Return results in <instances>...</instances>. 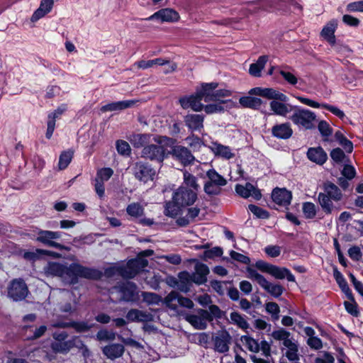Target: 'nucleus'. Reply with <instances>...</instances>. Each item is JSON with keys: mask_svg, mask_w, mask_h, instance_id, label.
I'll return each instance as SVG.
<instances>
[{"mask_svg": "<svg viewBox=\"0 0 363 363\" xmlns=\"http://www.w3.org/2000/svg\"><path fill=\"white\" fill-rule=\"evenodd\" d=\"M240 341L250 352L257 353L259 351V345L254 338L248 335H242Z\"/></svg>", "mask_w": 363, "mask_h": 363, "instance_id": "obj_43", "label": "nucleus"}, {"mask_svg": "<svg viewBox=\"0 0 363 363\" xmlns=\"http://www.w3.org/2000/svg\"><path fill=\"white\" fill-rule=\"evenodd\" d=\"M325 194L334 201H340L342 198L340 190L333 183L328 182L325 184Z\"/></svg>", "mask_w": 363, "mask_h": 363, "instance_id": "obj_42", "label": "nucleus"}, {"mask_svg": "<svg viewBox=\"0 0 363 363\" xmlns=\"http://www.w3.org/2000/svg\"><path fill=\"white\" fill-rule=\"evenodd\" d=\"M347 12H363V1L350 3L346 6Z\"/></svg>", "mask_w": 363, "mask_h": 363, "instance_id": "obj_58", "label": "nucleus"}, {"mask_svg": "<svg viewBox=\"0 0 363 363\" xmlns=\"http://www.w3.org/2000/svg\"><path fill=\"white\" fill-rule=\"evenodd\" d=\"M248 208L256 217L259 218H267L269 216L267 211L255 205H249Z\"/></svg>", "mask_w": 363, "mask_h": 363, "instance_id": "obj_56", "label": "nucleus"}, {"mask_svg": "<svg viewBox=\"0 0 363 363\" xmlns=\"http://www.w3.org/2000/svg\"><path fill=\"white\" fill-rule=\"evenodd\" d=\"M342 21L347 26L357 27L359 24V20L352 16L345 14L342 16Z\"/></svg>", "mask_w": 363, "mask_h": 363, "instance_id": "obj_63", "label": "nucleus"}, {"mask_svg": "<svg viewBox=\"0 0 363 363\" xmlns=\"http://www.w3.org/2000/svg\"><path fill=\"white\" fill-rule=\"evenodd\" d=\"M267 56L262 55L259 57L257 62L253 63L250 67V74L254 77H259L262 69L264 67L267 62Z\"/></svg>", "mask_w": 363, "mask_h": 363, "instance_id": "obj_39", "label": "nucleus"}, {"mask_svg": "<svg viewBox=\"0 0 363 363\" xmlns=\"http://www.w3.org/2000/svg\"><path fill=\"white\" fill-rule=\"evenodd\" d=\"M250 94L260 96L272 100L269 104L271 111L276 115L286 117L292 113L295 106L286 103L288 97L283 93L272 88L255 87L250 91Z\"/></svg>", "mask_w": 363, "mask_h": 363, "instance_id": "obj_3", "label": "nucleus"}, {"mask_svg": "<svg viewBox=\"0 0 363 363\" xmlns=\"http://www.w3.org/2000/svg\"><path fill=\"white\" fill-rule=\"evenodd\" d=\"M45 270L48 274L62 277L71 283L75 282L78 277L95 279L98 276L96 271L77 263H74L67 267L57 262H50Z\"/></svg>", "mask_w": 363, "mask_h": 363, "instance_id": "obj_2", "label": "nucleus"}, {"mask_svg": "<svg viewBox=\"0 0 363 363\" xmlns=\"http://www.w3.org/2000/svg\"><path fill=\"white\" fill-rule=\"evenodd\" d=\"M132 145L135 147H139L146 146V145L151 142V136L149 134L134 133L129 138Z\"/></svg>", "mask_w": 363, "mask_h": 363, "instance_id": "obj_37", "label": "nucleus"}, {"mask_svg": "<svg viewBox=\"0 0 363 363\" xmlns=\"http://www.w3.org/2000/svg\"><path fill=\"white\" fill-rule=\"evenodd\" d=\"M54 0H42L40 7L35 11L31 17L32 21H37L49 13L53 5Z\"/></svg>", "mask_w": 363, "mask_h": 363, "instance_id": "obj_31", "label": "nucleus"}, {"mask_svg": "<svg viewBox=\"0 0 363 363\" xmlns=\"http://www.w3.org/2000/svg\"><path fill=\"white\" fill-rule=\"evenodd\" d=\"M251 267H254L257 270L269 274L276 279H284L286 278L289 281H295L294 276L286 268L279 267L262 260L257 261L255 265Z\"/></svg>", "mask_w": 363, "mask_h": 363, "instance_id": "obj_9", "label": "nucleus"}, {"mask_svg": "<svg viewBox=\"0 0 363 363\" xmlns=\"http://www.w3.org/2000/svg\"><path fill=\"white\" fill-rule=\"evenodd\" d=\"M265 308L267 312L272 315V317L274 320L279 319V313L280 312V308L277 303L268 302L266 303Z\"/></svg>", "mask_w": 363, "mask_h": 363, "instance_id": "obj_53", "label": "nucleus"}, {"mask_svg": "<svg viewBox=\"0 0 363 363\" xmlns=\"http://www.w3.org/2000/svg\"><path fill=\"white\" fill-rule=\"evenodd\" d=\"M330 156L334 161L340 162L343 160L345 157V153L341 149L335 148L330 152Z\"/></svg>", "mask_w": 363, "mask_h": 363, "instance_id": "obj_64", "label": "nucleus"}, {"mask_svg": "<svg viewBox=\"0 0 363 363\" xmlns=\"http://www.w3.org/2000/svg\"><path fill=\"white\" fill-rule=\"evenodd\" d=\"M167 62V60L161 57L150 60H142L135 62L133 65V67L137 69H145L156 66H162L164 65Z\"/></svg>", "mask_w": 363, "mask_h": 363, "instance_id": "obj_33", "label": "nucleus"}, {"mask_svg": "<svg viewBox=\"0 0 363 363\" xmlns=\"http://www.w3.org/2000/svg\"><path fill=\"white\" fill-rule=\"evenodd\" d=\"M72 158V152L70 151L63 152L59 159L58 168L60 170L67 167Z\"/></svg>", "mask_w": 363, "mask_h": 363, "instance_id": "obj_50", "label": "nucleus"}, {"mask_svg": "<svg viewBox=\"0 0 363 363\" xmlns=\"http://www.w3.org/2000/svg\"><path fill=\"white\" fill-rule=\"evenodd\" d=\"M318 130L323 136L328 137L332 133V128L330 125L325 121H321L318 123Z\"/></svg>", "mask_w": 363, "mask_h": 363, "instance_id": "obj_61", "label": "nucleus"}, {"mask_svg": "<svg viewBox=\"0 0 363 363\" xmlns=\"http://www.w3.org/2000/svg\"><path fill=\"white\" fill-rule=\"evenodd\" d=\"M153 140L157 144H150L144 147L141 155L145 159L163 161L164 158L171 153L168 147H172L173 140L165 136H158L153 138Z\"/></svg>", "mask_w": 363, "mask_h": 363, "instance_id": "obj_5", "label": "nucleus"}, {"mask_svg": "<svg viewBox=\"0 0 363 363\" xmlns=\"http://www.w3.org/2000/svg\"><path fill=\"white\" fill-rule=\"evenodd\" d=\"M113 174V171L111 168H102L97 172L94 186L96 192L100 197L104 194V182L108 181Z\"/></svg>", "mask_w": 363, "mask_h": 363, "instance_id": "obj_16", "label": "nucleus"}, {"mask_svg": "<svg viewBox=\"0 0 363 363\" xmlns=\"http://www.w3.org/2000/svg\"><path fill=\"white\" fill-rule=\"evenodd\" d=\"M334 277L342 291L345 294H348L350 289L343 275L340 272L335 270L334 272Z\"/></svg>", "mask_w": 363, "mask_h": 363, "instance_id": "obj_54", "label": "nucleus"}, {"mask_svg": "<svg viewBox=\"0 0 363 363\" xmlns=\"http://www.w3.org/2000/svg\"><path fill=\"white\" fill-rule=\"evenodd\" d=\"M60 232H54L50 230H40L37 237V240L50 246L57 249H67L62 245L56 242L54 240L60 238Z\"/></svg>", "mask_w": 363, "mask_h": 363, "instance_id": "obj_15", "label": "nucleus"}, {"mask_svg": "<svg viewBox=\"0 0 363 363\" xmlns=\"http://www.w3.org/2000/svg\"><path fill=\"white\" fill-rule=\"evenodd\" d=\"M116 333L106 329L101 330L96 335V339L99 341H113L116 338Z\"/></svg>", "mask_w": 363, "mask_h": 363, "instance_id": "obj_51", "label": "nucleus"}, {"mask_svg": "<svg viewBox=\"0 0 363 363\" xmlns=\"http://www.w3.org/2000/svg\"><path fill=\"white\" fill-rule=\"evenodd\" d=\"M262 101L260 99L252 96H244L240 99V104L245 107L258 108Z\"/></svg>", "mask_w": 363, "mask_h": 363, "instance_id": "obj_45", "label": "nucleus"}, {"mask_svg": "<svg viewBox=\"0 0 363 363\" xmlns=\"http://www.w3.org/2000/svg\"><path fill=\"white\" fill-rule=\"evenodd\" d=\"M70 325L73 326L79 332L86 331L91 328L90 325L84 323H76L57 320L52 324V326L54 328H66Z\"/></svg>", "mask_w": 363, "mask_h": 363, "instance_id": "obj_38", "label": "nucleus"}, {"mask_svg": "<svg viewBox=\"0 0 363 363\" xmlns=\"http://www.w3.org/2000/svg\"><path fill=\"white\" fill-rule=\"evenodd\" d=\"M246 272L247 278L257 281L262 288L272 296L277 298L282 294L284 288L281 284L269 282L264 276L258 273L254 267H247Z\"/></svg>", "mask_w": 363, "mask_h": 363, "instance_id": "obj_8", "label": "nucleus"}, {"mask_svg": "<svg viewBox=\"0 0 363 363\" xmlns=\"http://www.w3.org/2000/svg\"><path fill=\"white\" fill-rule=\"evenodd\" d=\"M169 150L173 156L184 165L189 164L194 159L190 151L184 147L175 146Z\"/></svg>", "mask_w": 363, "mask_h": 363, "instance_id": "obj_22", "label": "nucleus"}, {"mask_svg": "<svg viewBox=\"0 0 363 363\" xmlns=\"http://www.w3.org/2000/svg\"><path fill=\"white\" fill-rule=\"evenodd\" d=\"M217 86L216 83L204 84L196 95L181 98L179 104L184 109L191 108L195 111L204 109L208 114L220 112L227 103L223 99L230 96V91L225 89L215 91Z\"/></svg>", "mask_w": 363, "mask_h": 363, "instance_id": "obj_1", "label": "nucleus"}, {"mask_svg": "<svg viewBox=\"0 0 363 363\" xmlns=\"http://www.w3.org/2000/svg\"><path fill=\"white\" fill-rule=\"evenodd\" d=\"M211 149L215 155L222 157L225 160L233 158L235 155V151L230 147L219 143H213Z\"/></svg>", "mask_w": 363, "mask_h": 363, "instance_id": "obj_26", "label": "nucleus"}, {"mask_svg": "<svg viewBox=\"0 0 363 363\" xmlns=\"http://www.w3.org/2000/svg\"><path fill=\"white\" fill-rule=\"evenodd\" d=\"M123 298L126 301H135L139 298V291L136 285L130 281L125 283L122 287Z\"/></svg>", "mask_w": 363, "mask_h": 363, "instance_id": "obj_28", "label": "nucleus"}, {"mask_svg": "<svg viewBox=\"0 0 363 363\" xmlns=\"http://www.w3.org/2000/svg\"><path fill=\"white\" fill-rule=\"evenodd\" d=\"M273 136L279 139H288L293 134V130L289 123L277 124L272 128Z\"/></svg>", "mask_w": 363, "mask_h": 363, "instance_id": "obj_23", "label": "nucleus"}, {"mask_svg": "<svg viewBox=\"0 0 363 363\" xmlns=\"http://www.w3.org/2000/svg\"><path fill=\"white\" fill-rule=\"evenodd\" d=\"M135 103L136 101L134 100L112 102L103 106L101 108V111L103 112L122 111L132 107Z\"/></svg>", "mask_w": 363, "mask_h": 363, "instance_id": "obj_27", "label": "nucleus"}, {"mask_svg": "<svg viewBox=\"0 0 363 363\" xmlns=\"http://www.w3.org/2000/svg\"><path fill=\"white\" fill-rule=\"evenodd\" d=\"M185 319L196 329L204 330L208 322L212 320L211 314L203 309H200L196 314H185Z\"/></svg>", "mask_w": 363, "mask_h": 363, "instance_id": "obj_11", "label": "nucleus"}, {"mask_svg": "<svg viewBox=\"0 0 363 363\" xmlns=\"http://www.w3.org/2000/svg\"><path fill=\"white\" fill-rule=\"evenodd\" d=\"M206 176L207 180L204 184V190L208 194H218L220 187L227 183L226 179L213 169H206Z\"/></svg>", "mask_w": 363, "mask_h": 363, "instance_id": "obj_10", "label": "nucleus"}, {"mask_svg": "<svg viewBox=\"0 0 363 363\" xmlns=\"http://www.w3.org/2000/svg\"><path fill=\"white\" fill-rule=\"evenodd\" d=\"M126 318L130 321L147 322L152 319L150 313L138 309H132L127 313Z\"/></svg>", "mask_w": 363, "mask_h": 363, "instance_id": "obj_30", "label": "nucleus"}, {"mask_svg": "<svg viewBox=\"0 0 363 363\" xmlns=\"http://www.w3.org/2000/svg\"><path fill=\"white\" fill-rule=\"evenodd\" d=\"M214 350L220 353L228 352L232 337L226 330H220L213 335Z\"/></svg>", "mask_w": 363, "mask_h": 363, "instance_id": "obj_12", "label": "nucleus"}, {"mask_svg": "<svg viewBox=\"0 0 363 363\" xmlns=\"http://www.w3.org/2000/svg\"><path fill=\"white\" fill-rule=\"evenodd\" d=\"M335 138L346 152L349 153L352 152L353 150V145L352 142L347 140L341 132H336L335 134Z\"/></svg>", "mask_w": 363, "mask_h": 363, "instance_id": "obj_47", "label": "nucleus"}, {"mask_svg": "<svg viewBox=\"0 0 363 363\" xmlns=\"http://www.w3.org/2000/svg\"><path fill=\"white\" fill-rule=\"evenodd\" d=\"M337 28V21L332 19L324 26L320 32V36L331 46H335L336 43L335 33Z\"/></svg>", "mask_w": 363, "mask_h": 363, "instance_id": "obj_19", "label": "nucleus"}, {"mask_svg": "<svg viewBox=\"0 0 363 363\" xmlns=\"http://www.w3.org/2000/svg\"><path fill=\"white\" fill-rule=\"evenodd\" d=\"M192 282H194V274L183 272L179 274L178 280L175 281V284L178 289L186 292L189 291V286Z\"/></svg>", "mask_w": 363, "mask_h": 363, "instance_id": "obj_29", "label": "nucleus"}, {"mask_svg": "<svg viewBox=\"0 0 363 363\" xmlns=\"http://www.w3.org/2000/svg\"><path fill=\"white\" fill-rule=\"evenodd\" d=\"M67 337V334L65 331L55 332L53 333V337L57 342L52 344V348L55 352H64L69 350L72 346L71 342H62Z\"/></svg>", "mask_w": 363, "mask_h": 363, "instance_id": "obj_21", "label": "nucleus"}, {"mask_svg": "<svg viewBox=\"0 0 363 363\" xmlns=\"http://www.w3.org/2000/svg\"><path fill=\"white\" fill-rule=\"evenodd\" d=\"M273 201L281 206L289 205L291 200V193L285 189H276L272 192Z\"/></svg>", "mask_w": 363, "mask_h": 363, "instance_id": "obj_25", "label": "nucleus"}, {"mask_svg": "<svg viewBox=\"0 0 363 363\" xmlns=\"http://www.w3.org/2000/svg\"><path fill=\"white\" fill-rule=\"evenodd\" d=\"M230 322L238 325L242 330L246 331L249 328V324L245 319V315L237 312H232L230 315Z\"/></svg>", "mask_w": 363, "mask_h": 363, "instance_id": "obj_40", "label": "nucleus"}, {"mask_svg": "<svg viewBox=\"0 0 363 363\" xmlns=\"http://www.w3.org/2000/svg\"><path fill=\"white\" fill-rule=\"evenodd\" d=\"M289 118L299 128L311 130L313 128L317 122L316 114L301 106H295Z\"/></svg>", "mask_w": 363, "mask_h": 363, "instance_id": "obj_7", "label": "nucleus"}, {"mask_svg": "<svg viewBox=\"0 0 363 363\" xmlns=\"http://www.w3.org/2000/svg\"><path fill=\"white\" fill-rule=\"evenodd\" d=\"M127 213L133 218H140L143 215L144 208L139 203H131L126 208Z\"/></svg>", "mask_w": 363, "mask_h": 363, "instance_id": "obj_44", "label": "nucleus"}, {"mask_svg": "<svg viewBox=\"0 0 363 363\" xmlns=\"http://www.w3.org/2000/svg\"><path fill=\"white\" fill-rule=\"evenodd\" d=\"M28 293V287L21 279H14L9 285L8 295L13 301L24 299Z\"/></svg>", "mask_w": 363, "mask_h": 363, "instance_id": "obj_13", "label": "nucleus"}, {"mask_svg": "<svg viewBox=\"0 0 363 363\" xmlns=\"http://www.w3.org/2000/svg\"><path fill=\"white\" fill-rule=\"evenodd\" d=\"M235 191L240 196L245 199L252 197L255 200H259L262 197L260 191L250 183H246L245 185L237 184Z\"/></svg>", "mask_w": 363, "mask_h": 363, "instance_id": "obj_20", "label": "nucleus"}, {"mask_svg": "<svg viewBox=\"0 0 363 363\" xmlns=\"http://www.w3.org/2000/svg\"><path fill=\"white\" fill-rule=\"evenodd\" d=\"M179 18V13L172 9H162L146 18L147 21H160V22H174Z\"/></svg>", "mask_w": 363, "mask_h": 363, "instance_id": "obj_17", "label": "nucleus"}, {"mask_svg": "<svg viewBox=\"0 0 363 363\" xmlns=\"http://www.w3.org/2000/svg\"><path fill=\"white\" fill-rule=\"evenodd\" d=\"M197 197L194 190L188 191L184 186H181L174 194L172 201L166 206V215L174 217L177 216L182 207L192 205Z\"/></svg>", "mask_w": 363, "mask_h": 363, "instance_id": "obj_4", "label": "nucleus"}, {"mask_svg": "<svg viewBox=\"0 0 363 363\" xmlns=\"http://www.w3.org/2000/svg\"><path fill=\"white\" fill-rule=\"evenodd\" d=\"M141 254L143 257H139L135 259L130 260L124 267L117 269L111 268L106 269V274L108 276H111L114 274L113 271H117L119 274L125 278H132L135 277L140 270L144 269L147 265V260L143 257L151 255L152 254V251L146 250L143 252Z\"/></svg>", "mask_w": 363, "mask_h": 363, "instance_id": "obj_6", "label": "nucleus"}, {"mask_svg": "<svg viewBox=\"0 0 363 363\" xmlns=\"http://www.w3.org/2000/svg\"><path fill=\"white\" fill-rule=\"evenodd\" d=\"M279 73L289 84L291 85H295L297 84L298 78L292 72L286 70H281Z\"/></svg>", "mask_w": 363, "mask_h": 363, "instance_id": "obj_59", "label": "nucleus"}, {"mask_svg": "<svg viewBox=\"0 0 363 363\" xmlns=\"http://www.w3.org/2000/svg\"><path fill=\"white\" fill-rule=\"evenodd\" d=\"M182 186H184L188 191L194 190L195 193L199 189L196 177L187 172H184V182Z\"/></svg>", "mask_w": 363, "mask_h": 363, "instance_id": "obj_41", "label": "nucleus"}, {"mask_svg": "<svg viewBox=\"0 0 363 363\" xmlns=\"http://www.w3.org/2000/svg\"><path fill=\"white\" fill-rule=\"evenodd\" d=\"M184 121L186 125L191 130H200L203 128V118L201 115H187Z\"/></svg>", "mask_w": 363, "mask_h": 363, "instance_id": "obj_36", "label": "nucleus"}, {"mask_svg": "<svg viewBox=\"0 0 363 363\" xmlns=\"http://www.w3.org/2000/svg\"><path fill=\"white\" fill-rule=\"evenodd\" d=\"M163 304H165L167 307L173 310L178 314H182V312L178 308L179 306V294L176 291H172L169 293L163 300Z\"/></svg>", "mask_w": 363, "mask_h": 363, "instance_id": "obj_35", "label": "nucleus"}, {"mask_svg": "<svg viewBox=\"0 0 363 363\" xmlns=\"http://www.w3.org/2000/svg\"><path fill=\"white\" fill-rule=\"evenodd\" d=\"M272 336L274 339L281 341L283 342L285 340L291 336V334L286 330L281 328L274 331L272 334Z\"/></svg>", "mask_w": 363, "mask_h": 363, "instance_id": "obj_57", "label": "nucleus"}, {"mask_svg": "<svg viewBox=\"0 0 363 363\" xmlns=\"http://www.w3.org/2000/svg\"><path fill=\"white\" fill-rule=\"evenodd\" d=\"M116 149L119 154L128 156L130 153V147L129 144L124 140H118L116 142Z\"/></svg>", "mask_w": 363, "mask_h": 363, "instance_id": "obj_55", "label": "nucleus"}, {"mask_svg": "<svg viewBox=\"0 0 363 363\" xmlns=\"http://www.w3.org/2000/svg\"><path fill=\"white\" fill-rule=\"evenodd\" d=\"M307 157L311 162L318 164H323L328 158L326 152L320 147L309 148L307 152Z\"/></svg>", "mask_w": 363, "mask_h": 363, "instance_id": "obj_24", "label": "nucleus"}, {"mask_svg": "<svg viewBox=\"0 0 363 363\" xmlns=\"http://www.w3.org/2000/svg\"><path fill=\"white\" fill-rule=\"evenodd\" d=\"M319 203L326 213H331L333 209V204L331 199L324 193H320L318 196Z\"/></svg>", "mask_w": 363, "mask_h": 363, "instance_id": "obj_46", "label": "nucleus"}, {"mask_svg": "<svg viewBox=\"0 0 363 363\" xmlns=\"http://www.w3.org/2000/svg\"><path fill=\"white\" fill-rule=\"evenodd\" d=\"M143 296V300L150 305L163 304V299L154 293L144 292Z\"/></svg>", "mask_w": 363, "mask_h": 363, "instance_id": "obj_49", "label": "nucleus"}, {"mask_svg": "<svg viewBox=\"0 0 363 363\" xmlns=\"http://www.w3.org/2000/svg\"><path fill=\"white\" fill-rule=\"evenodd\" d=\"M285 355L290 361H298L299 359V355L298 354V345L292 347L289 349H286Z\"/></svg>", "mask_w": 363, "mask_h": 363, "instance_id": "obj_60", "label": "nucleus"}, {"mask_svg": "<svg viewBox=\"0 0 363 363\" xmlns=\"http://www.w3.org/2000/svg\"><path fill=\"white\" fill-rule=\"evenodd\" d=\"M124 352V347L121 344H111L103 348V353L109 359L120 357Z\"/></svg>", "mask_w": 363, "mask_h": 363, "instance_id": "obj_32", "label": "nucleus"}, {"mask_svg": "<svg viewBox=\"0 0 363 363\" xmlns=\"http://www.w3.org/2000/svg\"><path fill=\"white\" fill-rule=\"evenodd\" d=\"M303 212L306 218H313L316 215L317 208L314 203L311 202H306L303 204Z\"/></svg>", "mask_w": 363, "mask_h": 363, "instance_id": "obj_52", "label": "nucleus"}, {"mask_svg": "<svg viewBox=\"0 0 363 363\" xmlns=\"http://www.w3.org/2000/svg\"><path fill=\"white\" fill-rule=\"evenodd\" d=\"M55 121H56L53 118L48 115L47 121L48 128L45 133V136L48 139H50L52 135V133L55 128Z\"/></svg>", "mask_w": 363, "mask_h": 363, "instance_id": "obj_62", "label": "nucleus"}, {"mask_svg": "<svg viewBox=\"0 0 363 363\" xmlns=\"http://www.w3.org/2000/svg\"><path fill=\"white\" fill-rule=\"evenodd\" d=\"M209 273L208 267L202 263H198L195 266L194 283L198 284H203L206 281V276Z\"/></svg>", "mask_w": 363, "mask_h": 363, "instance_id": "obj_34", "label": "nucleus"}, {"mask_svg": "<svg viewBox=\"0 0 363 363\" xmlns=\"http://www.w3.org/2000/svg\"><path fill=\"white\" fill-rule=\"evenodd\" d=\"M295 98L298 99L301 103L307 105L310 107L315 108H324L340 118H343L345 116L344 113L335 106H330L326 104H319L315 101L301 96H295Z\"/></svg>", "mask_w": 363, "mask_h": 363, "instance_id": "obj_18", "label": "nucleus"}, {"mask_svg": "<svg viewBox=\"0 0 363 363\" xmlns=\"http://www.w3.org/2000/svg\"><path fill=\"white\" fill-rule=\"evenodd\" d=\"M41 255H51L53 257H58V254L55 252H50L43 250H35L32 252H25L23 253V257L27 260L34 261Z\"/></svg>", "mask_w": 363, "mask_h": 363, "instance_id": "obj_48", "label": "nucleus"}, {"mask_svg": "<svg viewBox=\"0 0 363 363\" xmlns=\"http://www.w3.org/2000/svg\"><path fill=\"white\" fill-rule=\"evenodd\" d=\"M135 177L141 182H147L148 180H152L155 175V170L149 165L142 162H136L133 168Z\"/></svg>", "mask_w": 363, "mask_h": 363, "instance_id": "obj_14", "label": "nucleus"}]
</instances>
